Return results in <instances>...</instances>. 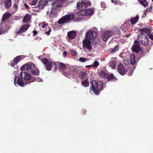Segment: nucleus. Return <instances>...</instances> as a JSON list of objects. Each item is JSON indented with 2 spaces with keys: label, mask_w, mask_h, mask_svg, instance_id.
<instances>
[{
  "label": "nucleus",
  "mask_w": 153,
  "mask_h": 153,
  "mask_svg": "<svg viewBox=\"0 0 153 153\" xmlns=\"http://www.w3.org/2000/svg\"><path fill=\"white\" fill-rule=\"evenodd\" d=\"M98 43H99V42H95V44H98Z\"/></svg>",
  "instance_id": "e2e57ef3"
},
{
  "label": "nucleus",
  "mask_w": 153,
  "mask_h": 153,
  "mask_svg": "<svg viewBox=\"0 0 153 153\" xmlns=\"http://www.w3.org/2000/svg\"><path fill=\"white\" fill-rule=\"evenodd\" d=\"M91 67H92V65H88L86 66H85V68H89Z\"/></svg>",
  "instance_id": "5fc2aeb1"
},
{
  "label": "nucleus",
  "mask_w": 153,
  "mask_h": 153,
  "mask_svg": "<svg viewBox=\"0 0 153 153\" xmlns=\"http://www.w3.org/2000/svg\"><path fill=\"white\" fill-rule=\"evenodd\" d=\"M113 34V32L111 30L106 31L104 34L102 36L103 41L105 42L107 41L108 38L110 36H112Z\"/></svg>",
  "instance_id": "2eb2a0df"
},
{
  "label": "nucleus",
  "mask_w": 153,
  "mask_h": 153,
  "mask_svg": "<svg viewBox=\"0 0 153 153\" xmlns=\"http://www.w3.org/2000/svg\"><path fill=\"white\" fill-rule=\"evenodd\" d=\"M81 84L82 85L84 86L85 87H87L89 85V81L88 78L81 82Z\"/></svg>",
  "instance_id": "72a5a7b5"
},
{
  "label": "nucleus",
  "mask_w": 153,
  "mask_h": 153,
  "mask_svg": "<svg viewBox=\"0 0 153 153\" xmlns=\"http://www.w3.org/2000/svg\"><path fill=\"white\" fill-rule=\"evenodd\" d=\"M48 1L47 0H39L38 4V7L39 9H43L44 7L47 5H49L48 4Z\"/></svg>",
  "instance_id": "4468645a"
},
{
  "label": "nucleus",
  "mask_w": 153,
  "mask_h": 153,
  "mask_svg": "<svg viewBox=\"0 0 153 153\" xmlns=\"http://www.w3.org/2000/svg\"><path fill=\"white\" fill-rule=\"evenodd\" d=\"M33 36L36 35L37 34V31L36 30H33Z\"/></svg>",
  "instance_id": "3c124183"
},
{
  "label": "nucleus",
  "mask_w": 153,
  "mask_h": 153,
  "mask_svg": "<svg viewBox=\"0 0 153 153\" xmlns=\"http://www.w3.org/2000/svg\"><path fill=\"white\" fill-rule=\"evenodd\" d=\"M58 65H57V62H53V66H54V71H56L57 69V66Z\"/></svg>",
  "instance_id": "a19ab883"
},
{
  "label": "nucleus",
  "mask_w": 153,
  "mask_h": 153,
  "mask_svg": "<svg viewBox=\"0 0 153 153\" xmlns=\"http://www.w3.org/2000/svg\"><path fill=\"white\" fill-rule=\"evenodd\" d=\"M13 7L15 9V10L16 11L17 10L18 8V6H17V5L16 3H15L13 5Z\"/></svg>",
  "instance_id": "09e8293b"
},
{
  "label": "nucleus",
  "mask_w": 153,
  "mask_h": 153,
  "mask_svg": "<svg viewBox=\"0 0 153 153\" xmlns=\"http://www.w3.org/2000/svg\"><path fill=\"white\" fill-rule=\"evenodd\" d=\"M140 42L143 45H147L149 43V40L147 36L144 33L140 34L138 35L137 40Z\"/></svg>",
  "instance_id": "423d86ee"
},
{
  "label": "nucleus",
  "mask_w": 153,
  "mask_h": 153,
  "mask_svg": "<svg viewBox=\"0 0 153 153\" xmlns=\"http://www.w3.org/2000/svg\"><path fill=\"white\" fill-rule=\"evenodd\" d=\"M74 17L75 15L74 13L66 15L58 20V23L59 24H62L65 22H68L70 20L74 19Z\"/></svg>",
  "instance_id": "39448f33"
},
{
  "label": "nucleus",
  "mask_w": 153,
  "mask_h": 153,
  "mask_svg": "<svg viewBox=\"0 0 153 153\" xmlns=\"http://www.w3.org/2000/svg\"><path fill=\"white\" fill-rule=\"evenodd\" d=\"M49 30L45 32V34H46L48 36H49L50 33L51 32V29L49 27H48Z\"/></svg>",
  "instance_id": "a18cd8bd"
},
{
  "label": "nucleus",
  "mask_w": 153,
  "mask_h": 153,
  "mask_svg": "<svg viewBox=\"0 0 153 153\" xmlns=\"http://www.w3.org/2000/svg\"><path fill=\"white\" fill-rule=\"evenodd\" d=\"M37 3V0H33V1H31L30 3V5H35Z\"/></svg>",
  "instance_id": "79ce46f5"
},
{
  "label": "nucleus",
  "mask_w": 153,
  "mask_h": 153,
  "mask_svg": "<svg viewBox=\"0 0 153 153\" xmlns=\"http://www.w3.org/2000/svg\"><path fill=\"white\" fill-rule=\"evenodd\" d=\"M146 13H144V14H145V15H146Z\"/></svg>",
  "instance_id": "69168bd1"
},
{
  "label": "nucleus",
  "mask_w": 153,
  "mask_h": 153,
  "mask_svg": "<svg viewBox=\"0 0 153 153\" xmlns=\"http://www.w3.org/2000/svg\"><path fill=\"white\" fill-rule=\"evenodd\" d=\"M21 77L25 80H31L30 82H34L36 80V78L33 76H31L27 73L21 72L20 73Z\"/></svg>",
  "instance_id": "6e6552de"
},
{
  "label": "nucleus",
  "mask_w": 153,
  "mask_h": 153,
  "mask_svg": "<svg viewBox=\"0 0 153 153\" xmlns=\"http://www.w3.org/2000/svg\"><path fill=\"white\" fill-rule=\"evenodd\" d=\"M114 32L116 34H118L119 35H120V31L118 28L115 29Z\"/></svg>",
  "instance_id": "37998d69"
},
{
  "label": "nucleus",
  "mask_w": 153,
  "mask_h": 153,
  "mask_svg": "<svg viewBox=\"0 0 153 153\" xmlns=\"http://www.w3.org/2000/svg\"><path fill=\"white\" fill-rule=\"evenodd\" d=\"M146 13H144V14H145V15H146Z\"/></svg>",
  "instance_id": "338daca9"
},
{
  "label": "nucleus",
  "mask_w": 153,
  "mask_h": 153,
  "mask_svg": "<svg viewBox=\"0 0 153 153\" xmlns=\"http://www.w3.org/2000/svg\"><path fill=\"white\" fill-rule=\"evenodd\" d=\"M88 60L87 58L84 57H80L79 59V61L81 62H85Z\"/></svg>",
  "instance_id": "58836bf2"
},
{
  "label": "nucleus",
  "mask_w": 153,
  "mask_h": 153,
  "mask_svg": "<svg viewBox=\"0 0 153 153\" xmlns=\"http://www.w3.org/2000/svg\"><path fill=\"white\" fill-rule=\"evenodd\" d=\"M48 25L47 23L44 22H43V23H42V27L43 28H44L46 26H48Z\"/></svg>",
  "instance_id": "49530a36"
},
{
  "label": "nucleus",
  "mask_w": 153,
  "mask_h": 153,
  "mask_svg": "<svg viewBox=\"0 0 153 153\" xmlns=\"http://www.w3.org/2000/svg\"><path fill=\"white\" fill-rule=\"evenodd\" d=\"M152 6H151L150 7V10H152Z\"/></svg>",
  "instance_id": "680f3d73"
},
{
  "label": "nucleus",
  "mask_w": 153,
  "mask_h": 153,
  "mask_svg": "<svg viewBox=\"0 0 153 153\" xmlns=\"http://www.w3.org/2000/svg\"><path fill=\"white\" fill-rule=\"evenodd\" d=\"M21 56H18L15 57L13 59V63L11 64V66H13L14 65H16L21 60Z\"/></svg>",
  "instance_id": "5701e85b"
},
{
  "label": "nucleus",
  "mask_w": 153,
  "mask_h": 153,
  "mask_svg": "<svg viewBox=\"0 0 153 153\" xmlns=\"http://www.w3.org/2000/svg\"><path fill=\"white\" fill-rule=\"evenodd\" d=\"M49 13V11H48L47 12V14H48Z\"/></svg>",
  "instance_id": "0e129e2a"
},
{
  "label": "nucleus",
  "mask_w": 153,
  "mask_h": 153,
  "mask_svg": "<svg viewBox=\"0 0 153 153\" xmlns=\"http://www.w3.org/2000/svg\"><path fill=\"white\" fill-rule=\"evenodd\" d=\"M131 35V33L127 35L126 36V37L127 38H128V37H129L130 36V35Z\"/></svg>",
  "instance_id": "13d9d810"
},
{
  "label": "nucleus",
  "mask_w": 153,
  "mask_h": 153,
  "mask_svg": "<svg viewBox=\"0 0 153 153\" xmlns=\"http://www.w3.org/2000/svg\"><path fill=\"white\" fill-rule=\"evenodd\" d=\"M111 1L112 3H114L116 5L119 4L120 2L117 0H111Z\"/></svg>",
  "instance_id": "c03bdc74"
},
{
  "label": "nucleus",
  "mask_w": 153,
  "mask_h": 153,
  "mask_svg": "<svg viewBox=\"0 0 153 153\" xmlns=\"http://www.w3.org/2000/svg\"><path fill=\"white\" fill-rule=\"evenodd\" d=\"M130 26V24L129 21H126L121 25V28L124 32H127Z\"/></svg>",
  "instance_id": "dca6fc26"
},
{
  "label": "nucleus",
  "mask_w": 153,
  "mask_h": 153,
  "mask_svg": "<svg viewBox=\"0 0 153 153\" xmlns=\"http://www.w3.org/2000/svg\"><path fill=\"white\" fill-rule=\"evenodd\" d=\"M63 55L64 57H65L67 55V52L66 51H65L63 53Z\"/></svg>",
  "instance_id": "603ef678"
},
{
  "label": "nucleus",
  "mask_w": 153,
  "mask_h": 153,
  "mask_svg": "<svg viewBox=\"0 0 153 153\" xmlns=\"http://www.w3.org/2000/svg\"><path fill=\"white\" fill-rule=\"evenodd\" d=\"M87 75V72H80L79 74V77L81 79H85Z\"/></svg>",
  "instance_id": "cd10ccee"
},
{
  "label": "nucleus",
  "mask_w": 153,
  "mask_h": 153,
  "mask_svg": "<svg viewBox=\"0 0 153 153\" xmlns=\"http://www.w3.org/2000/svg\"><path fill=\"white\" fill-rule=\"evenodd\" d=\"M65 0H56L55 4H52L53 6L51 7L50 12V15L51 16H56L60 10V8L64 6Z\"/></svg>",
  "instance_id": "f03ea898"
},
{
  "label": "nucleus",
  "mask_w": 153,
  "mask_h": 153,
  "mask_svg": "<svg viewBox=\"0 0 153 153\" xmlns=\"http://www.w3.org/2000/svg\"><path fill=\"white\" fill-rule=\"evenodd\" d=\"M140 44L138 42L135 40L134 42V44L131 48L132 51L136 53H138L140 51Z\"/></svg>",
  "instance_id": "ddd939ff"
},
{
  "label": "nucleus",
  "mask_w": 153,
  "mask_h": 153,
  "mask_svg": "<svg viewBox=\"0 0 153 153\" xmlns=\"http://www.w3.org/2000/svg\"><path fill=\"white\" fill-rule=\"evenodd\" d=\"M5 30L4 27L2 25H0V35Z\"/></svg>",
  "instance_id": "ea45409f"
},
{
  "label": "nucleus",
  "mask_w": 153,
  "mask_h": 153,
  "mask_svg": "<svg viewBox=\"0 0 153 153\" xmlns=\"http://www.w3.org/2000/svg\"><path fill=\"white\" fill-rule=\"evenodd\" d=\"M133 71L131 70L130 71V73H128V75L129 76H131L133 74Z\"/></svg>",
  "instance_id": "864d4df0"
},
{
  "label": "nucleus",
  "mask_w": 153,
  "mask_h": 153,
  "mask_svg": "<svg viewBox=\"0 0 153 153\" xmlns=\"http://www.w3.org/2000/svg\"><path fill=\"white\" fill-rule=\"evenodd\" d=\"M148 36L151 39L153 40V32L152 33H151L150 32V33L149 34V35Z\"/></svg>",
  "instance_id": "de8ad7c7"
},
{
  "label": "nucleus",
  "mask_w": 153,
  "mask_h": 153,
  "mask_svg": "<svg viewBox=\"0 0 153 153\" xmlns=\"http://www.w3.org/2000/svg\"><path fill=\"white\" fill-rule=\"evenodd\" d=\"M84 11L85 13V15H90L93 13V10L91 9H86Z\"/></svg>",
  "instance_id": "7c9ffc66"
},
{
  "label": "nucleus",
  "mask_w": 153,
  "mask_h": 153,
  "mask_svg": "<svg viewBox=\"0 0 153 153\" xmlns=\"http://www.w3.org/2000/svg\"><path fill=\"white\" fill-rule=\"evenodd\" d=\"M91 2L86 1H82L77 3L76 7L78 10L82 12L85 10L88 6L91 5Z\"/></svg>",
  "instance_id": "20e7f679"
},
{
  "label": "nucleus",
  "mask_w": 153,
  "mask_h": 153,
  "mask_svg": "<svg viewBox=\"0 0 153 153\" xmlns=\"http://www.w3.org/2000/svg\"><path fill=\"white\" fill-rule=\"evenodd\" d=\"M138 1L144 7H147L148 3L146 0H138Z\"/></svg>",
  "instance_id": "c85d7f7f"
},
{
  "label": "nucleus",
  "mask_w": 153,
  "mask_h": 153,
  "mask_svg": "<svg viewBox=\"0 0 153 153\" xmlns=\"http://www.w3.org/2000/svg\"><path fill=\"white\" fill-rule=\"evenodd\" d=\"M25 7L27 9H30V7L26 3H24V4Z\"/></svg>",
  "instance_id": "8fccbe9b"
},
{
  "label": "nucleus",
  "mask_w": 153,
  "mask_h": 153,
  "mask_svg": "<svg viewBox=\"0 0 153 153\" xmlns=\"http://www.w3.org/2000/svg\"><path fill=\"white\" fill-rule=\"evenodd\" d=\"M29 27V25L28 24H25L23 25L19 29L18 28L15 31V33L17 34H21L22 33L26 32Z\"/></svg>",
  "instance_id": "f8f14e48"
},
{
  "label": "nucleus",
  "mask_w": 153,
  "mask_h": 153,
  "mask_svg": "<svg viewBox=\"0 0 153 153\" xmlns=\"http://www.w3.org/2000/svg\"><path fill=\"white\" fill-rule=\"evenodd\" d=\"M41 39V38H39L37 36H36V37H35V39L36 40H39V39Z\"/></svg>",
  "instance_id": "4d7b16f0"
},
{
  "label": "nucleus",
  "mask_w": 153,
  "mask_h": 153,
  "mask_svg": "<svg viewBox=\"0 0 153 153\" xmlns=\"http://www.w3.org/2000/svg\"><path fill=\"white\" fill-rule=\"evenodd\" d=\"M136 57L134 54H131L130 56V61L131 64L134 65L136 62Z\"/></svg>",
  "instance_id": "aec40b11"
},
{
  "label": "nucleus",
  "mask_w": 153,
  "mask_h": 153,
  "mask_svg": "<svg viewBox=\"0 0 153 153\" xmlns=\"http://www.w3.org/2000/svg\"><path fill=\"white\" fill-rule=\"evenodd\" d=\"M145 53H144L143 52L141 53V55L142 56H144L145 55Z\"/></svg>",
  "instance_id": "052dcab7"
},
{
  "label": "nucleus",
  "mask_w": 153,
  "mask_h": 153,
  "mask_svg": "<svg viewBox=\"0 0 153 153\" xmlns=\"http://www.w3.org/2000/svg\"><path fill=\"white\" fill-rule=\"evenodd\" d=\"M10 16L11 14L9 13H5L3 14L2 17L1 19L2 21H4L6 19H8Z\"/></svg>",
  "instance_id": "c756f323"
},
{
  "label": "nucleus",
  "mask_w": 153,
  "mask_h": 153,
  "mask_svg": "<svg viewBox=\"0 0 153 153\" xmlns=\"http://www.w3.org/2000/svg\"><path fill=\"white\" fill-rule=\"evenodd\" d=\"M78 70L74 68H72L70 70L65 73L63 72L64 75L70 79H76L77 78Z\"/></svg>",
  "instance_id": "7ed1b4c3"
},
{
  "label": "nucleus",
  "mask_w": 153,
  "mask_h": 153,
  "mask_svg": "<svg viewBox=\"0 0 153 153\" xmlns=\"http://www.w3.org/2000/svg\"><path fill=\"white\" fill-rule=\"evenodd\" d=\"M140 30L141 31V33L140 34L143 33H146L148 35H149V34L151 32V30L147 28L140 29Z\"/></svg>",
  "instance_id": "473e14b6"
},
{
  "label": "nucleus",
  "mask_w": 153,
  "mask_h": 153,
  "mask_svg": "<svg viewBox=\"0 0 153 153\" xmlns=\"http://www.w3.org/2000/svg\"><path fill=\"white\" fill-rule=\"evenodd\" d=\"M14 78H15L14 79V83L15 84V83L16 82V78H17V77L16 76H15Z\"/></svg>",
  "instance_id": "6e6d98bb"
},
{
  "label": "nucleus",
  "mask_w": 153,
  "mask_h": 153,
  "mask_svg": "<svg viewBox=\"0 0 153 153\" xmlns=\"http://www.w3.org/2000/svg\"><path fill=\"white\" fill-rule=\"evenodd\" d=\"M139 17L138 15H137L135 17L132 18L130 19L132 25H134L137 23L138 21Z\"/></svg>",
  "instance_id": "b1692460"
},
{
  "label": "nucleus",
  "mask_w": 153,
  "mask_h": 153,
  "mask_svg": "<svg viewBox=\"0 0 153 153\" xmlns=\"http://www.w3.org/2000/svg\"><path fill=\"white\" fill-rule=\"evenodd\" d=\"M83 47L89 50L92 49L91 41L89 40L85 39L82 42Z\"/></svg>",
  "instance_id": "f3484780"
},
{
  "label": "nucleus",
  "mask_w": 153,
  "mask_h": 153,
  "mask_svg": "<svg viewBox=\"0 0 153 153\" xmlns=\"http://www.w3.org/2000/svg\"><path fill=\"white\" fill-rule=\"evenodd\" d=\"M30 19V15L29 14H26L23 19L24 22L25 23H27L29 21Z\"/></svg>",
  "instance_id": "2f4dec72"
},
{
  "label": "nucleus",
  "mask_w": 153,
  "mask_h": 153,
  "mask_svg": "<svg viewBox=\"0 0 153 153\" xmlns=\"http://www.w3.org/2000/svg\"><path fill=\"white\" fill-rule=\"evenodd\" d=\"M86 110L85 109H83V114H85Z\"/></svg>",
  "instance_id": "bf43d9fd"
},
{
  "label": "nucleus",
  "mask_w": 153,
  "mask_h": 153,
  "mask_svg": "<svg viewBox=\"0 0 153 153\" xmlns=\"http://www.w3.org/2000/svg\"><path fill=\"white\" fill-rule=\"evenodd\" d=\"M17 83L21 86H23L24 85L23 79L19 77H17Z\"/></svg>",
  "instance_id": "a878e982"
},
{
  "label": "nucleus",
  "mask_w": 153,
  "mask_h": 153,
  "mask_svg": "<svg viewBox=\"0 0 153 153\" xmlns=\"http://www.w3.org/2000/svg\"><path fill=\"white\" fill-rule=\"evenodd\" d=\"M99 75L102 78L106 79L108 74L105 73L104 71H101L98 73Z\"/></svg>",
  "instance_id": "bb28decb"
},
{
  "label": "nucleus",
  "mask_w": 153,
  "mask_h": 153,
  "mask_svg": "<svg viewBox=\"0 0 153 153\" xmlns=\"http://www.w3.org/2000/svg\"><path fill=\"white\" fill-rule=\"evenodd\" d=\"M97 35V33L95 31L89 30L86 33L85 37L90 39H93Z\"/></svg>",
  "instance_id": "9d476101"
},
{
  "label": "nucleus",
  "mask_w": 153,
  "mask_h": 153,
  "mask_svg": "<svg viewBox=\"0 0 153 153\" xmlns=\"http://www.w3.org/2000/svg\"><path fill=\"white\" fill-rule=\"evenodd\" d=\"M12 0H5L4 4L6 8L9 9L11 5Z\"/></svg>",
  "instance_id": "412c9836"
},
{
  "label": "nucleus",
  "mask_w": 153,
  "mask_h": 153,
  "mask_svg": "<svg viewBox=\"0 0 153 153\" xmlns=\"http://www.w3.org/2000/svg\"><path fill=\"white\" fill-rule=\"evenodd\" d=\"M109 65L113 69H114L115 68L116 62L114 60L111 61L109 62Z\"/></svg>",
  "instance_id": "f704fd0d"
},
{
  "label": "nucleus",
  "mask_w": 153,
  "mask_h": 153,
  "mask_svg": "<svg viewBox=\"0 0 153 153\" xmlns=\"http://www.w3.org/2000/svg\"><path fill=\"white\" fill-rule=\"evenodd\" d=\"M57 65H58V68H59L60 69L64 70L66 69V65L62 62H57Z\"/></svg>",
  "instance_id": "4be33fe9"
},
{
  "label": "nucleus",
  "mask_w": 153,
  "mask_h": 153,
  "mask_svg": "<svg viewBox=\"0 0 153 153\" xmlns=\"http://www.w3.org/2000/svg\"><path fill=\"white\" fill-rule=\"evenodd\" d=\"M41 61L44 65L47 70L50 71L51 70L53 67V62H52L51 60L46 58H42Z\"/></svg>",
  "instance_id": "0eeeda50"
},
{
  "label": "nucleus",
  "mask_w": 153,
  "mask_h": 153,
  "mask_svg": "<svg viewBox=\"0 0 153 153\" xmlns=\"http://www.w3.org/2000/svg\"><path fill=\"white\" fill-rule=\"evenodd\" d=\"M70 52L73 56H75L76 55L77 53L75 51L73 50H70Z\"/></svg>",
  "instance_id": "4c0bfd02"
},
{
  "label": "nucleus",
  "mask_w": 153,
  "mask_h": 153,
  "mask_svg": "<svg viewBox=\"0 0 153 153\" xmlns=\"http://www.w3.org/2000/svg\"><path fill=\"white\" fill-rule=\"evenodd\" d=\"M36 71H35L34 69H31V70L29 71V72L32 75L38 76L39 75V71L38 68L35 69Z\"/></svg>",
  "instance_id": "393cba45"
},
{
  "label": "nucleus",
  "mask_w": 153,
  "mask_h": 153,
  "mask_svg": "<svg viewBox=\"0 0 153 153\" xmlns=\"http://www.w3.org/2000/svg\"><path fill=\"white\" fill-rule=\"evenodd\" d=\"M99 63L98 62V61L97 60H95L94 62L93 63V64L92 65V67H94V68H97L98 66H99Z\"/></svg>",
  "instance_id": "c9c22d12"
},
{
  "label": "nucleus",
  "mask_w": 153,
  "mask_h": 153,
  "mask_svg": "<svg viewBox=\"0 0 153 153\" xmlns=\"http://www.w3.org/2000/svg\"><path fill=\"white\" fill-rule=\"evenodd\" d=\"M119 48V46L118 45H117L114 48V49L111 51V52L112 53H114L117 51Z\"/></svg>",
  "instance_id": "e433bc0d"
},
{
  "label": "nucleus",
  "mask_w": 153,
  "mask_h": 153,
  "mask_svg": "<svg viewBox=\"0 0 153 153\" xmlns=\"http://www.w3.org/2000/svg\"><path fill=\"white\" fill-rule=\"evenodd\" d=\"M106 79L107 81H112L113 82H116L117 79L116 76H114L113 73L110 74H108Z\"/></svg>",
  "instance_id": "a211bd4d"
},
{
  "label": "nucleus",
  "mask_w": 153,
  "mask_h": 153,
  "mask_svg": "<svg viewBox=\"0 0 153 153\" xmlns=\"http://www.w3.org/2000/svg\"><path fill=\"white\" fill-rule=\"evenodd\" d=\"M152 1H153V0H152Z\"/></svg>",
  "instance_id": "774afa93"
},
{
  "label": "nucleus",
  "mask_w": 153,
  "mask_h": 153,
  "mask_svg": "<svg viewBox=\"0 0 153 153\" xmlns=\"http://www.w3.org/2000/svg\"><path fill=\"white\" fill-rule=\"evenodd\" d=\"M91 84L90 92L91 94L92 91L96 95H99L103 88V83L101 81H96L92 80L90 81Z\"/></svg>",
  "instance_id": "f257e3e1"
},
{
  "label": "nucleus",
  "mask_w": 153,
  "mask_h": 153,
  "mask_svg": "<svg viewBox=\"0 0 153 153\" xmlns=\"http://www.w3.org/2000/svg\"><path fill=\"white\" fill-rule=\"evenodd\" d=\"M36 68L34 64L31 62L23 65L21 68V71L25 70L29 72V71H31V69H36Z\"/></svg>",
  "instance_id": "1a4fd4ad"
},
{
  "label": "nucleus",
  "mask_w": 153,
  "mask_h": 153,
  "mask_svg": "<svg viewBox=\"0 0 153 153\" xmlns=\"http://www.w3.org/2000/svg\"><path fill=\"white\" fill-rule=\"evenodd\" d=\"M117 70L118 71L119 74L123 75H125L127 71L125 69V68L121 63L119 64L118 65Z\"/></svg>",
  "instance_id": "9b49d317"
},
{
  "label": "nucleus",
  "mask_w": 153,
  "mask_h": 153,
  "mask_svg": "<svg viewBox=\"0 0 153 153\" xmlns=\"http://www.w3.org/2000/svg\"><path fill=\"white\" fill-rule=\"evenodd\" d=\"M68 36L70 39H74L76 35V32L74 31L68 32Z\"/></svg>",
  "instance_id": "6ab92c4d"
}]
</instances>
